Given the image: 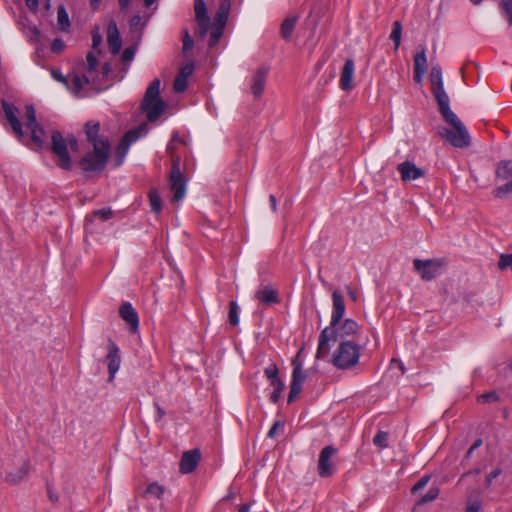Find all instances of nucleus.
Segmentation results:
<instances>
[{
  "instance_id": "f257e3e1",
  "label": "nucleus",
  "mask_w": 512,
  "mask_h": 512,
  "mask_svg": "<svg viewBox=\"0 0 512 512\" xmlns=\"http://www.w3.org/2000/svg\"><path fill=\"white\" fill-rule=\"evenodd\" d=\"M98 59L94 52H89L86 55V62L83 63V74L74 73L72 77V92L78 95L83 89L84 85H93L98 87L104 83L108 74L111 72L109 63H104L101 69H98Z\"/></svg>"
},
{
  "instance_id": "f03ea898",
  "label": "nucleus",
  "mask_w": 512,
  "mask_h": 512,
  "mask_svg": "<svg viewBox=\"0 0 512 512\" xmlns=\"http://www.w3.org/2000/svg\"><path fill=\"white\" fill-rule=\"evenodd\" d=\"M360 331V326L353 319H345L339 322L337 327L329 325L324 328L319 336L316 358L320 359L330 352V342H335L337 338L345 340L347 337L354 336Z\"/></svg>"
},
{
  "instance_id": "7ed1b4c3",
  "label": "nucleus",
  "mask_w": 512,
  "mask_h": 512,
  "mask_svg": "<svg viewBox=\"0 0 512 512\" xmlns=\"http://www.w3.org/2000/svg\"><path fill=\"white\" fill-rule=\"evenodd\" d=\"M439 110L446 122L452 126V129H444L441 132V136L456 148L469 146V133L457 115L450 109V106Z\"/></svg>"
},
{
  "instance_id": "20e7f679",
  "label": "nucleus",
  "mask_w": 512,
  "mask_h": 512,
  "mask_svg": "<svg viewBox=\"0 0 512 512\" xmlns=\"http://www.w3.org/2000/svg\"><path fill=\"white\" fill-rule=\"evenodd\" d=\"M160 80L154 79L148 86L141 109L146 113L148 121H156L165 111L166 104L159 97L160 92Z\"/></svg>"
},
{
  "instance_id": "39448f33",
  "label": "nucleus",
  "mask_w": 512,
  "mask_h": 512,
  "mask_svg": "<svg viewBox=\"0 0 512 512\" xmlns=\"http://www.w3.org/2000/svg\"><path fill=\"white\" fill-rule=\"evenodd\" d=\"M360 358V346L352 340H342L333 354L332 363L338 369L355 367Z\"/></svg>"
},
{
  "instance_id": "423d86ee",
  "label": "nucleus",
  "mask_w": 512,
  "mask_h": 512,
  "mask_svg": "<svg viewBox=\"0 0 512 512\" xmlns=\"http://www.w3.org/2000/svg\"><path fill=\"white\" fill-rule=\"evenodd\" d=\"M109 153L110 148H106L104 142H97L93 147V152L85 155L79 164L85 172H100L106 166Z\"/></svg>"
},
{
  "instance_id": "0eeeda50",
  "label": "nucleus",
  "mask_w": 512,
  "mask_h": 512,
  "mask_svg": "<svg viewBox=\"0 0 512 512\" xmlns=\"http://www.w3.org/2000/svg\"><path fill=\"white\" fill-rule=\"evenodd\" d=\"M52 151L58 158V165L65 170L72 167L71 158L68 153L67 138H64L59 131H54L51 136Z\"/></svg>"
},
{
  "instance_id": "6e6552de",
  "label": "nucleus",
  "mask_w": 512,
  "mask_h": 512,
  "mask_svg": "<svg viewBox=\"0 0 512 512\" xmlns=\"http://www.w3.org/2000/svg\"><path fill=\"white\" fill-rule=\"evenodd\" d=\"M170 189L173 193V202H179L184 198L186 193V180L180 169L179 158L173 160L170 173Z\"/></svg>"
},
{
  "instance_id": "1a4fd4ad",
  "label": "nucleus",
  "mask_w": 512,
  "mask_h": 512,
  "mask_svg": "<svg viewBox=\"0 0 512 512\" xmlns=\"http://www.w3.org/2000/svg\"><path fill=\"white\" fill-rule=\"evenodd\" d=\"M26 127L31 132V142L33 147L38 149L42 147L45 131L37 123L36 111L32 105H28L25 108Z\"/></svg>"
},
{
  "instance_id": "9d476101",
  "label": "nucleus",
  "mask_w": 512,
  "mask_h": 512,
  "mask_svg": "<svg viewBox=\"0 0 512 512\" xmlns=\"http://www.w3.org/2000/svg\"><path fill=\"white\" fill-rule=\"evenodd\" d=\"M430 79L432 84V93L435 96L439 109L449 106V97L444 90L442 80V69L435 65L431 68Z\"/></svg>"
},
{
  "instance_id": "9b49d317",
  "label": "nucleus",
  "mask_w": 512,
  "mask_h": 512,
  "mask_svg": "<svg viewBox=\"0 0 512 512\" xmlns=\"http://www.w3.org/2000/svg\"><path fill=\"white\" fill-rule=\"evenodd\" d=\"M336 453L337 449L332 445L325 446L321 450L317 465V471L320 477L329 478L334 474L336 466L332 459Z\"/></svg>"
},
{
  "instance_id": "f8f14e48",
  "label": "nucleus",
  "mask_w": 512,
  "mask_h": 512,
  "mask_svg": "<svg viewBox=\"0 0 512 512\" xmlns=\"http://www.w3.org/2000/svg\"><path fill=\"white\" fill-rule=\"evenodd\" d=\"M415 270L420 274L421 278L425 281H430L440 274L441 269L444 266L443 261L439 259L420 260L415 259L413 261Z\"/></svg>"
},
{
  "instance_id": "ddd939ff",
  "label": "nucleus",
  "mask_w": 512,
  "mask_h": 512,
  "mask_svg": "<svg viewBox=\"0 0 512 512\" xmlns=\"http://www.w3.org/2000/svg\"><path fill=\"white\" fill-rule=\"evenodd\" d=\"M148 132V128L146 124H141L137 128L129 130L124 135L122 141L118 146V154L120 157H124L129 149V146L138 140L140 137L146 135Z\"/></svg>"
},
{
  "instance_id": "4468645a",
  "label": "nucleus",
  "mask_w": 512,
  "mask_h": 512,
  "mask_svg": "<svg viewBox=\"0 0 512 512\" xmlns=\"http://www.w3.org/2000/svg\"><path fill=\"white\" fill-rule=\"evenodd\" d=\"M106 362L109 371L108 381L112 382L120 368L121 357L118 346L111 340L109 341L108 344V354L106 356Z\"/></svg>"
},
{
  "instance_id": "2eb2a0df",
  "label": "nucleus",
  "mask_w": 512,
  "mask_h": 512,
  "mask_svg": "<svg viewBox=\"0 0 512 512\" xmlns=\"http://www.w3.org/2000/svg\"><path fill=\"white\" fill-rule=\"evenodd\" d=\"M201 459V452L199 449H192L185 451L182 454L179 469L182 474H189L193 472L198 466Z\"/></svg>"
},
{
  "instance_id": "dca6fc26",
  "label": "nucleus",
  "mask_w": 512,
  "mask_h": 512,
  "mask_svg": "<svg viewBox=\"0 0 512 512\" xmlns=\"http://www.w3.org/2000/svg\"><path fill=\"white\" fill-rule=\"evenodd\" d=\"M427 57L426 48L424 45H419L417 53L414 55V81L421 83L424 74L427 72Z\"/></svg>"
},
{
  "instance_id": "f3484780",
  "label": "nucleus",
  "mask_w": 512,
  "mask_h": 512,
  "mask_svg": "<svg viewBox=\"0 0 512 512\" xmlns=\"http://www.w3.org/2000/svg\"><path fill=\"white\" fill-rule=\"evenodd\" d=\"M397 170L399 171L401 179L404 182L419 179L425 174L423 169L418 168L413 162L410 161L400 163L397 167Z\"/></svg>"
},
{
  "instance_id": "a211bd4d",
  "label": "nucleus",
  "mask_w": 512,
  "mask_h": 512,
  "mask_svg": "<svg viewBox=\"0 0 512 512\" xmlns=\"http://www.w3.org/2000/svg\"><path fill=\"white\" fill-rule=\"evenodd\" d=\"M333 306L331 313V321L330 325L332 327H337L339 322L342 320L345 313V303L344 298L341 293L335 290L332 294Z\"/></svg>"
},
{
  "instance_id": "6ab92c4d",
  "label": "nucleus",
  "mask_w": 512,
  "mask_h": 512,
  "mask_svg": "<svg viewBox=\"0 0 512 512\" xmlns=\"http://www.w3.org/2000/svg\"><path fill=\"white\" fill-rule=\"evenodd\" d=\"M355 64L352 59H347L341 70L339 85L344 91H350L353 88V77Z\"/></svg>"
},
{
  "instance_id": "aec40b11",
  "label": "nucleus",
  "mask_w": 512,
  "mask_h": 512,
  "mask_svg": "<svg viewBox=\"0 0 512 512\" xmlns=\"http://www.w3.org/2000/svg\"><path fill=\"white\" fill-rule=\"evenodd\" d=\"M267 75L268 68L260 67L255 71L251 78V92L256 98L263 94Z\"/></svg>"
},
{
  "instance_id": "412c9836",
  "label": "nucleus",
  "mask_w": 512,
  "mask_h": 512,
  "mask_svg": "<svg viewBox=\"0 0 512 512\" xmlns=\"http://www.w3.org/2000/svg\"><path fill=\"white\" fill-rule=\"evenodd\" d=\"M107 43L110 52L117 54L122 46V40L115 21H111L107 27Z\"/></svg>"
},
{
  "instance_id": "4be33fe9",
  "label": "nucleus",
  "mask_w": 512,
  "mask_h": 512,
  "mask_svg": "<svg viewBox=\"0 0 512 512\" xmlns=\"http://www.w3.org/2000/svg\"><path fill=\"white\" fill-rule=\"evenodd\" d=\"M121 318L130 326L132 332H136L139 327V318L136 310L130 303H124L119 309Z\"/></svg>"
},
{
  "instance_id": "5701e85b",
  "label": "nucleus",
  "mask_w": 512,
  "mask_h": 512,
  "mask_svg": "<svg viewBox=\"0 0 512 512\" xmlns=\"http://www.w3.org/2000/svg\"><path fill=\"white\" fill-rule=\"evenodd\" d=\"M306 379L303 369L293 370L290 384V392L288 395V403L293 402L302 390V384Z\"/></svg>"
},
{
  "instance_id": "b1692460",
  "label": "nucleus",
  "mask_w": 512,
  "mask_h": 512,
  "mask_svg": "<svg viewBox=\"0 0 512 512\" xmlns=\"http://www.w3.org/2000/svg\"><path fill=\"white\" fill-rule=\"evenodd\" d=\"M3 110L7 118V121L13 129V132L19 139H21L23 137V130L21 122L15 114L16 108L8 103H3Z\"/></svg>"
},
{
  "instance_id": "393cba45",
  "label": "nucleus",
  "mask_w": 512,
  "mask_h": 512,
  "mask_svg": "<svg viewBox=\"0 0 512 512\" xmlns=\"http://www.w3.org/2000/svg\"><path fill=\"white\" fill-rule=\"evenodd\" d=\"M100 124L98 122H88L85 125V132L87 140L95 147V143L104 142L106 148H110L108 139L104 136H99Z\"/></svg>"
},
{
  "instance_id": "a878e982",
  "label": "nucleus",
  "mask_w": 512,
  "mask_h": 512,
  "mask_svg": "<svg viewBox=\"0 0 512 512\" xmlns=\"http://www.w3.org/2000/svg\"><path fill=\"white\" fill-rule=\"evenodd\" d=\"M255 298L263 304H273L278 303V293L271 286H262L255 292Z\"/></svg>"
},
{
  "instance_id": "bb28decb",
  "label": "nucleus",
  "mask_w": 512,
  "mask_h": 512,
  "mask_svg": "<svg viewBox=\"0 0 512 512\" xmlns=\"http://www.w3.org/2000/svg\"><path fill=\"white\" fill-rule=\"evenodd\" d=\"M29 472V467L27 464H24L16 471L10 472L6 475V481L12 485H16L20 483Z\"/></svg>"
},
{
  "instance_id": "cd10ccee",
  "label": "nucleus",
  "mask_w": 512,
  "mask_h": 512,
  "mask_svg": "<svg viewBox=\"0 0 512 512\" xmlns=\"http://www.w3.org/2000/svg\"><path fill=\"white\" fill-rule=\"evenodd\" d=\"M297 20H298V17L293 16V17H288L283 21V23L281 25V35L285 40H289L291 38Z\"/></svg>"
},
{
  "instance_id": "c85d7f7f",
  "label": "nucleus",
  "mask_w": 512,
  "mask_h": 512,
  "mask_svg": "<svg viewBox=\"0 0 512 512\" xmlns=\"http://www.w3.org/2000/svg\"><path fill=\"white\" fill-rule=\"evenodd\" d=\"M496 175L503 180L512 177V160L499 162L496 168Z\"/></svg>"
},
{
  "instance_id": "c756f323",
  "label": "nucleus",
  "mask_w": 512,
  "mask_h": 512,
  "mask_svg": "<svg viewBox=\"0 0 512 512\" xmlns=\"http://www.w3.org/2000/svg\"><path fill=\"white\" fill-rule=\"evenodd\" d=\"M57 24L60 30L64 32L69 30L70 20L64 6H59L57 9Z\"/></svg>"
},
{
  "instance_id": "7c9ffc66",
  "label": "nucleus",
  "mask_w": 512,
  "mask_h": 512,
  "mask_svg": "<svg viewBox=\"0 0 512 512\" xmlns=\"http://www.w3.org/2000/svg\"><path fill=\"white\" fill-rule=\"evenodd\" d=\"M194 9H195V18L196 21H210V18L208 16L206 3L204 0H195L194 3Z\"/></svg>"
},
{
  "instance_id": "2f4dec72",
  "label": "nucleus",
  "mask_w": 512,
  "mask_h": 512,
  "mask_svg": "<svg viewBox=\"0 0 512 512\" xmlns=\"http://www.w3.org/2000/svg\"><path fill=\"white\" fill-rule=\"evenodd\" d=\"M164 492V486L158 484L157 482H153L147 486L144 495L146 497L160 499L163 496Z\"/></svg>"
},
{
  "instance_id": "473e14b6",
  "label": "nucleus",
  "mask_w": 512,
  "mask_h": 512,
  "mask_svg": "<svg viewBox=\"0 0 512 512\" xmlns=\"http://www.w3.org/2000/svg\"><path fill=\"white\" fill-rule=\"evenodd\" d=\"M148 196H149L151 210L154 213L159 214L162 210V200H161V197H160L158 191L156 189H151L149 191Z\"/></svg>"
},
{
  "instance_id": "72a5a7b5",
  "label": "nucleus",
  "mask_w": 512,
  "mask_h": 512,
  "mask_svg": "<svg viewBox=\"0 0 512 512\" xmlns=\"http://www.w3.org/2000/svg\"><path fill=\"white\" fill-rule=\"evenodd\" d=\"M401 35H402V25L399 21H395L393 23V29L390 34V39L393 40L395 43V50H397L400 46Z\"/></svg>"
},
{
  "instance_id": "f704fd0d",
  "label": "nucleus",
  "mask_w": 512,
  "mask_h": 512,
  "mask_svg": "<svg viewBox=\"0 0 512 512\" xmlns=\"http://www.w3.org/2000/svg\"><path fill=\"white\" fill-rule=\"evenodd\" d=\"M270 384L274 388L273 392L271 393L270 399L273 403H277L281 398L282 392L285 388V384L281 380L275 381Z\"/></svg>"
},
{
  "instance_id": "c9c22d12",
  "label": "nucleus",
  "mask_w": 512,
  "mask_h": 512,
  "mask_svg": "<svg viewBox=\"0 0 512 512\" xmlns=\"http://www.w3.org/2000/svg\"><path fill=\"white\" fill-rule=\"evenodd\" d=\"M239 306L235 301H231L229 304V322L232 325H237L239 323Z\"/></svg>"
},
{
  "instance_id": "e433bc0d",
  "label": "nucleus",
  "mask_w": 512,
  "mask_h": 512,
  "mask_svg": "<svg viewBox=\"0 0 512 512\" xmlns=\"http://www.w3.org/2000/svg\"><path fill=\"white\" fill-rule=\"evenodd\" d=\"M224 27H220L218 25L213 24L212 31L210 33V39H209V47H214L220 40L222 34H223Z\"/></svg>"
},
{
  "instance_id": "4c0bfd02",
  "label": "nucleus",
  "mask_w": 512,
  "mask_h": 512,
  "mask_svg": "<svg viewBox=\"0 0 512 512\" xmlns=\"http://www.w3.org/2000/svg\"><path fill=\"white\" fill-rule=\"evenodd\" d=\"M389 434L384 431H378L373 439V443L381 449L388 447Z\"/></svg>"
},
{
  "instance_id": "58836bf2",
  "label": "nucleus",
  "mask_w": 512,
  "mask_h": 512,
  "mask_svg": "<svg viewBox=\"0 0 512 512\" xmlns=\"http://www.w3.org/2000/svg\"><path fill=\"white\" fill-rule=\"evenodd\" d=\"M264 374L270 380V383L280 380L278 378L279 369L275 363L269 364V366L265 368Z\"/></svg>"
},
{
  "instance_id": "ea45409f",
  "label": "nucleus",
  "mask_w": 512,
  "mask_h": 512,
  "mask_svg": "<svg viewBox=\"0 0 512 512\" xmlns=\"http://www.w3.org/2000/svg\"><path fill=\"white\" fill-rule=\"evenodd\" d=\"M499 5L506 16L508 23L512 26V0H500Z\"/></svg>"
},
{
  "instance_id": "a19ab883",
  "label": "nucleus",
  "mask_w": 512,
  "mask_h": 512,
  "mask_svg": "<svg viewBox=\"0 0 512 512\" xmlns=\"http://www.w3.org/2000/svg\"><path fill=\"white\" fill-rule=\"evenodd\" d=\"M509 193H512V181L506 183L505 185H502V186H499L497 187L494 191H493V195L494 197L496 198H504L506 197V195H508Z\"/></svg>"
},
{
  "instance_id": "79ce46f5",
  "label": "nucleus",
  "mask_w": 512,
  "mask_h": 512,
  "mask_svg": "<svg viewBox=\"0 0 512 512\" xmlns=\"http://www.w3.org/2000/svg\"><path fill=\"white\" fill-rule=\"evenodd\" d=\"M229 12L224 9H218L215 17H214V25H218L220 27H225Z\"/></svg>"
},
{
  "instance_id": "37998d69",
  "label": "nucleus",
  "mask_w": 512,
  "mask_h": 512,
  "mask_svg": "<svg viewBox=\"0 0 512 512\" xmlns=\"http://www.w3.org/2000/svg\"><path fill=\"white\" fill-rule=\"evenodd\" d=\"M188 80L179 75L176 76L174 80L173 88L176 92L181 93L184 92L187 88Z\"/></svg>"
},
{
  "instance_id": "c03bdc74",
  "label": "nucleus",
  "mask_w": 512,
  "mask_h": 512,
  "mask_svg": "<svg viewBox=\"0 0 512 512\" xmlns=\"http://www.w3.org/2000/svg\"><path fill=\"white\" fill-rule=\"evenodd\" d=\"M439 495V489L437 487H432L429 491L422 497L421 503H427L434 501Z\"/></svg>"
},
{
  "instance_id": "a18cd8bd",
  "label": "nucleus",
  "mask_w": 512,
  "mask_h": 512,
  "mask_svg": "<svg viewBox=\"0 0 512 512\" xmlns=\"http://www.w3.org/2000/svg\"><path fill=\"white\" fill-rule=\"evenodd\" d=\"M102 43V35L98 28L92 30V49L98 50Z\"/></svg>"
},
{
  "instance_id": "49530a36",
  "label": "nucleus",
  "mask_w": 512,
  "mask_h": 512,
  "mask_svg": "<svg viewBox=\"0 0 512 512\" xmlns=\"http://www.w3.org/2000/svg\"><path fill=\"white\" fill-rule=\"evenodd\" d=\"M113 211L110 208H102L93 212V216L100 218L101 220H108L112 217Z\"/></svg>"
},
{
  "instance_id": "de8ad7c7",
  "label": "nucleus",
  "mask_w": 512,
  "mask_h": 512,
  "mask_svg": "<svg viewBox=\"0 0 512 512\" xmlns=\"http://www.w3.org/2000/svg\"><path fill=\"white\" fill-rule=\"evenodd\" d=\"M498 266L501 270H504L512 266V254H502L498 262Z\"/></svg>"
},
{
  "instance_id": "09e8293b",
  "label": "nucleus",
  "mask_w": 512,
  "mask_h": 512,
  "mask_svg": "<svg viewBox=\"0 0 512 512\" xmlns=\"http://www.w3.org/2000/svg\"><path fill=\"white\" fill-rule=\"evenodd\" d=\"M193 71H194V64L187 63L180 69V72L178 75L183 78H186L188 80L189 76L192 75Z\"/></svg>"
},
{
  "instance_id": "8fccbe9b",
  "label": "nucleus",
  "mask_w": 512,
  "mask_h": 512,
  "mask_svg": "<svg viewBox=\"0 0 512 512\" xmlns=\"http://www.w3.org/2000/svg\"><path fill=\"white\" fill-rule=\"evenodd\" d=\"M193 47V39L187 30L184 31L183 35V52L186 53Z\"/></svg>"
},
{
  "instance_id": "3c124183",
  "label": "nucleus",
  "mask_w": 512,
  "mask_h": 512,
  "mask_svg": "<svg viewBox=\"0 0 512 512\" xmlns=\"http://www.w3.org/2000/svg\"><path fill=\"white\" fill-rule=\"evenodd\" d=\"M135 56V49L133 47H128L126 48L123 52H122V55H121V60L123 62H130L133 60Z\"/></svg>"
},
{
  "instance_id": "603ef678",
  "label": "nucleus",
  "mask_w": 512,
  "mask_h": 512,
  "mask_svg": "<svg viewBox=\"0 0 512 512\" xmlns=\"http://www.w3.org/2000/svg\"><path fill=\"white\" fill-rule=\"evenodd\" d=\"M498 400V396L495 392H488L478 397V401L482 403L495 402Z\"/></svg>"
},
{
  "instance_id": "864d4df0",
  "label": "nucleus",
  "mask_w": 512,
  "mask_h": 512,
  "mask_svg": "<svg viewBox=\"0 0 512 512\" xmlns=\"http://www.w3.org/2000/svg\"><path fill=\"white\" fill-rule=\"evenodd\" d=\"M198 24V35L201 38H204L209 30L210 21H199Z\"/></svg>"
},
{
  "instance_id": "5fc2aeb1",
  "label": "nucleus",
  "mask_w": 512,
  "mask_h": 512,
  "mask_svg": "<svg viewBox=\"0 0 512 512\" xmlns=\"http://www.w3.org/2000/svg\"><path fill=\"white\" fill-rule=\"evenodd\" d=\"M52 76H53V78H54L55 80H57V81H59V82H61V83L66 84V85L68 86V88L72 91V89H71V88H72V77H73V75L71 76L70 84H68V82H67V78H66L65 76H63V74H62L61 72H59V71H55V70H53V71H52Z\"/></svg>"
},
{
  "instance_id": "6e6d98bb",
  "label": "nucleus",
  "mask_w": 512,
  "mask_h": 512,
  "mask_svg": "<svg viewBox=\"0 0 512 512\" xmlns=\"http://www.w3.org/2000/svg\"><path fill=\"white\" fill-rule=\"evenodd\" d=\"M502 470L500 468H495L491 471L486 477V485L490 486L495 478H497L501 474Z\"/></svg>"
},
{
  "instance_id": "4d7b16f0",
  "label": "nucleus",
  "mask_w": 512,
  "mask_h": 512,
  "mask_svg": "<svg viewBox=\"0 0 512 512\" xmlns=\"http://www.w3.org/2000/svg\"><path fill=\"white\" fill-rule=\"evenodd\" d=\"M429 481V477L428 476H424L422 477L412 488V492H416L418 490H421L423 489L427 483Z\"/></svg>"
},
{
  "instance_id": "13d9d810",
  "label": "nucleus",
  "mask_w": 512,
  "mask_h": 512,
  "mask_svg": "<svg viewBox=\"0 0 512 512\" xmlns=\"http://www.w3.org/2000/svg\"><path fill=\"white\" fill-rule=\"evenodd\" d=\"M481 508V503L479 500L470 501L468 503L466 512H479Z\"/></svg>"
},
{
  "instance_id": "bf43d9fd",
  "label": "nucleus",
  "mask_w": 512,
  "mask_h": 512,
  "mask_svg": "<svg viewBox=\"0 0 512 512\" xmlns=\"http://www.w3.org/2000/svg\"><path fill=\"white\" fill-rule=\"evenodd\" d=\"M67 143H68V147L71 149V151H74V152L78 151V149H79L78 141L74 136H72V135L68 136Z\"/></svg>"
},
{
  "instance_id": "052dcab7",
  "label": "nucleus",
  "mask_w": 512,
  "mask_h": 512,
  "mask_svg": "<svg viewBox=\"0 0 512 512\" xmlns=\"http://www.w3.org/2000/svg\"><path fill=\"white\" fill-rule=\"evenodd\" d=\"M282 427H283V424L280 421H276L273 424V426L270 428V430L268 431V437L274 438L276 436L278 429H280Z\"/></svg>"
},
{
  "instance_id": "680f3d73",
  "label": "nucleus",
  "mask_w": 512,
  "mask_h": 512,
  "mask_svg": "<svg viewBox=\"0 0 512 512\" xmlns=\"http://www.w3.org/2000/svg\"><path fill=\"white\" fill-rule=\"evenodd\" d=\"M63 47H64V43H63V41H62V40H60V39H55V40L52 42V45H51V49H52V51H53V52H56V53H58V52L62 51Z\"/></svg>"
},
{
  "instance_id": "e2e57ef3",
  "label": "nucleus",
  "mask_w": 512,
  "mask_h": 512,
  "mask_svg": "<svg viewBox=\"0 0 512 512\" xmlns=\"http://www.w3.org/2000/svg\"><path fill=\"white\" fill-rule=\"evenodd\" d=\"M301 351L302 350H300L297 353V355L295 356V358L292 360L293 370L303 369V363L300 360V353H301Z\"/></svg>"
},
{
  "instance_id": "0e129e2a",
  "label": "nucleus",
  "mask_w": 512,
  "mask_h": 512,
  "mask_svg": "<svg viewBox=\"0 0 512 512\" xmlns=\"http://www.w3.org/2000/svg\"><path fill=\"white\" fill-rule=\"evenodd\" d=\"M25 2L31 11H36L38 9V0H25Z\"/></svg>"
},
{
  "instance_id": "69168bd1",
  "label": "nucleus",
  "mask_w": 512,
  "mask_h": 512,
  "mask_svg": "<svg viewBox=\"0 0 512 512\" xmlns=\"http://www.w3.org/2000/svg\"><path fill=\"white\" fill-rule=\"evenodd\" d=\"M481 443H482V441H481V440H477V441H475V442H474V444H473V445L469 448V450L467 451L466 457H467V458H469V457L472 455L473 451H474L475 449H477V448L481 445Z\"/></svg>"
},
{
  "instance_id": "338daca9",
  "label": "nucleus",
  "mask_w": 512,
  "mask_h": 512,
  "mask_svg": "<svg viewBox=\"0 0 512 512\" xmlns=\"http://www.w3.org/2000/svg\"><path fill=\"white\" fill-rule=\"evenodd\" d=\"M140 22H141V17L138 16V15H135L130 20V26L132 28H135V27H137L140 24Z\"/></svg>"
},
{
  "instance_id": "774afa93",
  "label": "nucleus",
  "mask_w": 512,
  "mask_h": 512,
  "mask_svg": "<svg viewBox=\"0 0 512 512\" xmlns=\"http://www.w3.org/2000/svg\"><path fill=\"white\" fill-rule=\"evenodd\" d=\"M231 7V0H223L219 6L220 9H224L229 12Z\"/></svg>"
}]
</instances>
